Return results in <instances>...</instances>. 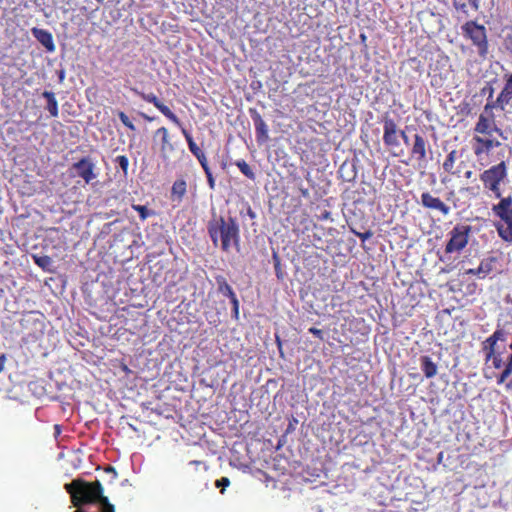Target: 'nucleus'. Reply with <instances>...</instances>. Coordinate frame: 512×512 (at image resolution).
Returning <instances> with one entry per match:
<instances>
[{
    "instance_id": "nucleus-29",
    "label": "nucleus",
    "mask_w": 512,
    "mask_h": 512,
    "mask_svg": "<svg viewBox=\"0 0 512 512\" xmlns=\"http://www.w3.org/2000/svg\"><path fill=\"white\" fill-rule=\"evenodd\" d=\"M33 260H34V263H36V265H38V267H40L43 270L48 269L49 265H51V258L46 255H44V256L34 255Z\"/></svg>"
},
{
    "instance_id": "nucleus-3",
    "label": "nucleus",
    "mask_w": 512,
    "mask_h": 512,
    "mask_svg": "<svg viewBox=\"0 0 512 512\" xmlns=\"http://www.w3.org/2000/svg\"><path fill=\"white\" fill-rule=\"evenodd\" d=\"M206 230H208L209 239L213 242L214 247H219L225 253L232 248L239 251V224L234 217L224 218L214 214L209 219Z\"/></svg>"
},
{
    "instance_id": "nucleus-21",
    "label": "nucleus",
    "mask_w": 512,
    "mask_h": 512,
    "mask_svg": "<svg viewBox=\"0 0 512 512\" xmlns=\"http://www.w3.org/2000/svg\"><path fill=\"white\" fill-rule=\"evenodd\" d=\"M509 350H511V354H509L508 359H506V363H504V369L501 371L498 376H496V385H502L505 383V381L509 378V376L512 374V347H509ZM512 389V377L511 380H509L508 383H506V390Z\"/></svg>"
},
{
    "instance_id": "nucleus-39",
    "label": "nucleus",
    "mask_w": 512,
    "mask_h": 512,
    "mask_svg": "<svg viewBox=\"0 0 512 512\" xmlns=\"http://www.w3.org/2000/svg\"><path fill=\"white\" fill-rule=\"evenodd\" d=\"M140 117H142L143 119H145V121H147V122H151V121H153V120H154V118H152V117H150V116H148V115H146V114H144V113H140Z\"/></svg>"
},
{
    "instance_id": "nucleus-22",
    "label": "nucleus",
    "mask_w": 512,
    "mask_h": 512,
    "mask_svg": "<svg viewBox=\"0 0 512 512\" xmlns=\"http://www.w3.org/2000/svg\"><path fill=\"white\" fill-rule=\"evenodd\" d=\"M482 352H484L485 363L492 361L493 369L504 368L505 362L502 361L501 353L496 349H482Z\"/></svg>"
},
{
    "instance_id": "nucleus-11",
    "label": "nucleus",
    "mask_w": 512,
    "mask_h": 512,
    "mask_svg": "<svg viewBox=\"0 0 512 512\" xmlns=\"http://www.w3.org/2000/svg\"><path fill=\"white\" fill-rule=\"evenodd\" d=\"M500 145L501 143L497 140L484 138L480 135L473 136V153L479 160H481L483 156H488L493 148L499 147Z\"/></svg>"
},
{
    "instance_id": "nucleus-25",
    "label": "nucleus",
    "mask_w": 512,
    "mask_h": 512,
    "mask_svg": "<svg viewBox=\"0 0 512 512\" xmlns=\"http://www.w3.org/2000/svg\"><path fill=\"white\" fill-rule=\"evenodd\" d=\"M452 4H454V8L457 11H461L463 14H467L469 9L473 11L479 10V0H454Z\"/></svg>"
},
{
    "instance_id": "nucleus-6",
    "label": "nucleus",
    "mask_w": 512,
    "mask_h": 512,
    "mask_svg": "<svg viewBox=\"0 0 512 512\" xmlns=\"http://www.w3.org/2000/svg\"><path fill=\"white\" fill-rule=\"evenodd\" d=\"M471 226L466 224H457L449 232V240L444 247V253L453 254L462 251L469 240Z\"/></svg>"
},
{
    "instance_id": "nucleus-18",
    "label": "nucleus",
    "mask_w": 512,
    "mask_h": 512,
    "mask_svg": "<svg viewBox=\"0 0 512 512\" xmlns=\"http://www.w3.org/2000/svg\"><path fill=\"white\" fill-rule=\"evenodd\" d=\"M427 156V141L420 134H414L413 146H411V157L424 161Z\"/></svg>"
},
{
    "instance_id": "nucleus-28",
    "label": "nucleus",
    "mask_w": 512,
    "mask_h": 512,
    "mask_svg": "<svg viewBox=\"0 0 512 512\" xmlns=\"http://www.w3.org/2000/svg\"><path fill=\"white\" fill-rule=\"evenodd\" d=\"M132 209L138 213L140 220L145 221L148 217L154 216V211L148 209L145 205L132 204Z\"/></svg>"
},
{
    "instance_id": "nucleus-17",
    "label": "nucleus",
    "mask_w": 512,
    "mask_h": 512,
    "mask_svg": "<svg viewBox=\"0 0 512 512\" xmlns=\"http://www.w3.org/2000/svg\"><path fill=\"white\" fill-rule=\"evenodd\" d=\"M31 34H33L34 38L41 43L42 47H44L47 52H54V49L56 48L54 47L53 35H51L48 30L33 27L31 28Z\"/></svg>"
},
{
    "instance_id": "nucleus-34",
    "label": "nucleus",
    "mask_w": 512,
    "mask_h": 512,
    "mask_svg": "<svg viewBox=\"0 0 512 512\" xmlns=\"http://www.w3.org/2000/svg\"><path fill=\"white\" fill-rule=\"evenodd\" d=\"M203 171H205L206 175V181H208L209 189L214 190L215 189V179L214 176H212V172L210 171L209 167L202 168Z\"/></svg>"
},
{
    "instance_id": "nucleus-2",
    "label": "nucleus",
    "mask_w": 512,
    "mask_h": 512,
    "mask_svg": "<svg viewBox=\"0 0 512 512\" xmlns=\"http://www.w3.org/2000/svg\"><path fill=\"white\" fill-rule=\"evenodd\" d=\"M64 490L71 495V502L78 508L75 512H85L79 507L86 504H98L97 512H114V505L103 495V487L99 480L87 482L80 478L64 484Z\"/></svg>"
},
{
    "instance_id": "nucleus-23",
    "label": "nucleus",
    "mask_w": 512,
    "mask_h": 512,
    "mask_svg": "<svg viewBox=\"0 0 512 512\" xmlns=\"http://www.w3.org/2000/svg\"><path fill=\"white\" fill-rule=\"evenodd\" d=\"M419 362H421V371L427 379H431L436 376L437 366L429 356H421V358H419Z\"/></svg>"
},
{
    "instance_id": "nucleus-16",
    "label": "nucleus",
    "mask_w": 512,
    "mask_h": 512,
    "mask_svg": "<svg viewBox=\"0 0 512 512\" xmlns=\"http://www.w3.org/2000/svg\"><path fill=\"white\" fill-rule=\"evenodd\" d=\"M496 263V257H486L482 259L481 264L477 268H471L466 270V275L478 276L484 279L487 275L493 272V266Z\"/></svg>"
},
{
    "instance_id": "nucleus-43",
    "label": "nucleus",
    "mask_w": 512,
    "mask_h": 512,
    "mask_svg": "<svg viewBox=\"0 0 512 512\" xmlns=\"http://www.w3.org/2000/svg\"><path fill=\"white\" fill-rule=\"evenodd\" d=\"M61 430H59V425H55V432H56V435L59 434Z\"/></svg>"
},
{
    "instance_id": "nucleus-36",
    "label": "nucleus",
    "mask_w": 512,
    "mask_h": 512,
    "mask_svg": "<svg viewBox=\"0 0 512 512\" xmlns=\"http://www.w3.org/2000/svg\"><path fill=\"white\" fill-rule=\"evenodd\" d=\"M309 333L317 337L318 339L322 340V331L316 327H310Z\"/></svg>"
},
{
    "instance_id": "nucleus-37",
    "label": "nucleus",
    "mask_w": 512,
    "mask_h": 512,
    "mask_svg": "<svg viewBox=\"0 0 512 512\" xmlns=\"http://www.w3.org/2000/svg\"><path fill=\"white\" fill-rule=\"evenodd\" d=\"M104 471H105V473H107V474H111V475H112L113 480H115V479H116V477H117V473H116V470L114 469V467H112V466L108 465L107 467H105Z\"/></svg>"
},
{
    "instance_id": "nucleus-32",
    "label": "nucleus",
    "mask_w": 512,
    "mask_h": 512,
    "mask_svg": "<svg viewBox=\"0 0 512 512\" xmlns=\"http://www.w3.org/2000/svg\"><path fill=\"white\" fill-rule=\"evenodd\" d=\"M351 233H353L354 235H356V237H358L359 239H361V242L364 243L366 240L370 239L371 237H373V232L370 231V230H366L364 232H359L353 228H351Z\"/></svg>"
},
{
    "instance_id": "nucleus-13",
    "label": "nucleus",
    "mask_w": 512,
    "mask_h": 512,
    "mask_svg": "<svg viewBox=\"0 0 512 512\" xmlns=\"http://www.w3.org/2000/svg\"><path fill=\"white\" fill-rule=\"evenodd\" d=\"M397 124L395 121L390 118L386 117L383 119V142L386 147H396L400 143H398V136H397Z\"/></svg>"
},
{
    "instance_id": "nucleus-27",
    "label": "nucleus",
    "mask_w": 512,
    "mask_h": 512,
    "mask_svg": "<svg viewBox=\"0 0 512 512\" xmlns=\"http://www.w3.org/2000/svg\"><path fill=\"white\" fill-rule=\"evenodd\" d=\"M235 166L238 167L239 171H241L242 175L246 176L247 179L251 181L255 180V172H253L250 165H248L245 160H236Z\"/></svg>"
},
{
    "instance_id": "nucleus-8",
    "label": "nucleus",
    "mask_w": 512,
    "mask_h": 512,
    "mask_svg": "<svg viewBox=\"0 0 512 512\" xmlns=\"http://www.w3.org/2000/svg\"><path fill=\"white\" fill-rule=\"evenodd\" d=\"M512 100V73L504 75V86L501 89L500 94L496 97L494 102L485 103V113L492 111L493 109L500 108L504 110V107L509 104Z\"/></svg>"
},
{
    "instance_id": "nucleus-44",
    "label": "nucleus",
    "mask_w": 512,
    "mask_h": 512,
    "mask_svg": "<svg viewBox=\"0 0 512 512\" xmlns=\"http://www.w3.org/2000/svg\"><path fill=\"white\" fill-rule=\"evenodd\" d=\"M225 168H226V164H225V162H222V169L225 170Z\"/></svg>"
},
{
    "instance_id": "nucleus-33",
    "label": "nucleus",
    "mask_w": 512,
    "mask_h": 512,
    "mask_svg": "<svg viewBox=\"0 0 512 512\" xmlns=\"http://www.w3.org/2000/svg\"><path fill=\"white\" fill-rule=\"evenodd\" d=\"M118 118H120L121 123H123L124 127L131 131H135V126L132 121L127 117V115L123 112H118Z\"/></svg>"
},
{
    "instance_id": "nucleus-31",
    "label": "nucleus",
    "mask_w": 512,
    "mask_h": 512,
    "mask_svg": "<svg viewBox=\"0 0 512 512\" xmlns=\"http://www.w3.org/2000/svg\"><path fill=\"white\" fill-rule=\"evenodd\" d=\"M116 165L120 166L121 170H123V175H127L128 170V158L125 155H119L115 158Z\"/></svg>"
},
{
    "instance_id": "nucleus-45",
    "label": "nucleus",
    "mask_w": 512,
    "mask_h": 512,
    "mask_svg": "<svg viewBox=\"0 0 512 512\" xmlns=\"http://www.w3.org/2000/svg\"><path fill=\"white\" fill-rule=\"evenodd\" d=\"M489 95H493V89L490 90Z\"/></svg>"
},
{
    "instance_id": "nucleus-35",
    "label": "nucleus",
    "mask_w": 512,
    "mask_h": 512,
    "mask_svg": "<svg viewBox=\"0 0 512 512\" xmlns=\"http://www.w3.org/2000/svg\"><path fill=\"white\" fill-rule=\"evenodd\" d=\"M229 486V479L228 477H220V479L216 480V487L224 490Z\"/></svg>"
},
{
    "instance_id": "nucleus-4",
    "label": "nucleus",
    "mask_w": 512,
    "mask_h": 512,
    "mask_svg": "<svg viewBox=\"0 0 512 512\" xmlns=\"http://www.w3.org/2000/svg\"><path fill=\"white\" fill-rule=\"evenodd\" d=\"M132 92L135 93V95H137L138 97H140V99H142L143 101L147 102V103H150L152 105H154V107H156L157 111H159L160 113H162V115L165 116V118H167L168 120L172 121L173 124L176 125V127H179L181 128V133H183V136H184V139H186V142H187V147H189V151H195V150H199V147L198 145L195 143V141L193 140V138L191 137L190 135V132L187 131V129L183 128L182 127V124L180 123V120L179 118L176 116L175 113H173L167 105H165L164 103H162L158 98L157 96H155V94L153 93H148V94H145L141 91H139L138 89L136 88H132Z\"/></svg>"
},
{
    "instance_id": "nucleus-38",
    "label": "nucleus",
    "mask_w": 512,
    "mask_h": 512,
    "mask_svg": "<svg viewBox=\"0 0 512 512\" xmlns=\"http://www.w3.org/2000/svg\"><path fill=\"white\" fill-rule=\"evenodd\" d=\"M4 364H5V355L1 354L0 355V371H2L4 369Z\"/></svg>"
},
{
    "instance_id": "nucleus-15",
    "label": "nucleus",
    "mask_w": 512,
    "mask_h": 512,
    "mask_svg": "<svg viewBox=\"0 0 512 512\" xmlns=\"http://www.w3.org/2000/svg\"><path fill=\"white\" fill-rule=\"evenodd\" d=\"M249 113L250 118L254 121L255 137H257V142L258 144H264L269 139L266 122H264L263 117H261L255 109H250Z\"/></svg>"
},
{
    "instance_id": "nucleus-40",
    "label": "nucleus",
    "mask_w": 512,
    "mask_h": 512,
    "mask_svg": "<svg viewBox=\"0 0 512 512\" xmlns=\"http://www.w3.org/2000/svg\"><path fill=\"white\" fill-rule=\"evenodd\" d=\"M400 137H402L403 142H405V144H408V136H406V134L403 131H400Z\"/></svg>"
},
{
    "instance_id": "nucleus-5",
    "label": "nucleus",
    "mask_w": 512,
    "mask_h": 512,
    "mask_svg": "<svg viewBox=\"0 0 512 512\" xmlns=\"http://www.w3.org/2000/svg\"><path fill=\"white\" fill-rule=\"evenodd\" d=\"M463 38L471 41L481 59H485L488 55V39H486V29L483 25L473 20H469L462 25Z\"/></svg>"
},
{
    "instance_id": "nucleus-12",
    "label": "nucleus",
    "mask_w": 512,
    "mask_h": 512,
    "mask_svg": "<svg viewBox=\"0 0 512 512\" xmlns=\"http://www.w3.org/2000/svg\"><path fill=\"white\" fill-rule=\"evenodd\" d=\"M216 284L217 291L230 299V303H232L233 306V317L237 319V317H239V300H237L233 288H231V286L228 284V281H226V278L222 275L216 276Z\"/></svg>"
},
{
    "instance_id": "nucleus-10",
    "label": "nucleus",
    "mask_w": 512,
    "mask_h": 512,
    "mask_svg": "<svg viewBox=\"0 0 512 512\" xmlns=\"http://www.w3.org/2000/svg\"><path fill=\"white\" fill-rule=\"evenodd\" d=\"M72 169L75 170L77 177L85 181L86 184L91 183L96 177L95 165L89 157H82L76 163L72 164Z\"/></svg>"
},
{
    "instance_id": "nucleus-26",
    "label": "nucleus",
    "mask_w": 512,
    "mask_h": 512,
    "mask_svg": "<svg viewBox=\"0 0 512 512\" xmlns=\"http://www.w3.org/2000/svg\"><path fill=\"white\" fill-rule=\"evenodd\" d=\"M455 161H457V151L452 150L446 156L443 162V170L450 175H455V171L453 170V165H455Z\"/></svg>"
},
{
    "instance_id": "nucleus-30",
    "label": "nucleus",
    "mask_w": 512,
    "mask_h": 512,
    "mask_svg": "<svg viewBox=\"0 0 512 512\" xmlns=\"http://www.w3.org/2000/svg\"><path fill=\"white\" fill-rule=\"evenodd\" d=\"M190 153H192V155H194V157L197 158V161L198 163H200V166H202V168L209 167V165L207 164L206 155H204L203 150H190Z\"/></svg>"
},
{
    "instance_id": "nucleus-41",
    "label": "nucleus",
    "mask_w": 512,
    "mask_h": 512,
    "mask_svg": "<svg viewBox=\"0 0 512 512\" xmlns=\"http://www.w3.org/2000/svg\"><path fill=\"white\" fill-rule=\"evenodd\" d=\"M201 464H203V462L198 461V460H192V461H190V465L199 466V465H201Z\"/></svg>"
},
{
    "instance_id": "nucleus-42",
    "label": "nucleus",
    "mask_w": 512,
    "mask_h": 512,
    "mask_svg": "<svg viewBox=\"0 0 512 512\" xmlns=\"http://www.w3.org/2000/svg\"><path fill=\"white\" fill-rule=\"evenodd\" d=\"M472 177V171L471 170H466L465 172V178L466 179H471Z\"/></svg>"
},
{
    "instance_id": "nucleus-46",
    "label": "nucleus",
    "mask_w": 512,
    "mask_h": 512,
    "mask_svg": "<svg viewBox=\"0 0 512 512\" xmlns=\"http://www.w3.org/2000/svg\"><path fill=\"white\" fill-rule=\"evenodd\" d=\"M509 348H512V341H511V344H509Z\"/></svg>"
},
{
    "instance_id": "nucleus-19",
    "label": "nucleus",
    "mask_w": 512,
    "mask_h": 512,
    "mask_svg": "<svg viewBox=\"0 0 512 512\" xmlns=\"http://www.w3.org/2000/svg\"><path fill=\"white\" fill-rule=\"evenodd\" d=\"M187 194V182L183 178H178L172 184V190H170V200L173 203H181Z\"/></svg>"
},
{
    "instance_id": "nucleus-7",
    "label": "nucleus",
    "mask_w": 512,
    "mask_h": 512,
    "mask_svg": "<svg viewBox=\"0 0 512 512\" xmlns=\"http://www.w3.org/2000/svg\"><path fill=\"white\" fill-rule=\"evenodd\" d=\"M474 133L476 135H485V136H491L493 133L500 136L501 139L505 140L504 132L496 126V123L494 122V115L489 110L488 112H483L481 115H479L478 122L474 124Z\"/></svg>"
},
{
    "instance_id": "nucleus-20",
    "label": "nucleus",
    "mask_w": 512,
    "mask_h": 512,
    "mask_svg": "<svg viewBox=\"0 0 512 512\" xmlns=\"http://www.w3.org/2000/svg\"><path fill=\"white\" fill-rule=\"evenodd\" d=\"M506 338L507 332L498 324L496 325L495 332L482 342V349H496V344L498 342H504Z\"/></svg>"
},
{
    "instance_id": "nucleus-1",
    "label": "nucleus",
    "mask_w": 512,
    "mask_h": 512,
    "mask_svg": "<svg viewBox=\"0 0 512 512\" xmlns=\"http://www.w3.org/2000/svg\"><path fill=\"white\" fill-rule=\"evenodd\" d=\"M484 189L491 192L500 202L492 206V213L500 218L495 223L496 232L503 241L512 243V196H501V184L507 180V163L501 160L479 174Z\"/></svg>"
},
{
    "instance_id": "nucleus-9",
    "label": "nucleus",
    "mask_w": 512,
    "mask_h": 512,
    "mask_svg": "<svg viewBox=\"0 0 512 512\" xmlns=\"http://www.w3.org/2000/svg\"><path fill=\"white\" fill-rule=\"evenodd\" d=\"M156 138L160 139V159H162L165 164H168L174 151H176V146H174V143L169 139L168 129L166 127H159V129L154 131V139Z\"/></svg>"
},
{
    "instance_id": "nucleus-24",
    "label": "nucleus",
    "mask_w": 512,
    "mask_h": 512,
    "mask_svg": "<svg viewBox=\"0 0 512 512\" xmlns=\"http://www.w3.org/2000/svg\"><path fill=\"white\" fill-rule=\"evenodd\" d=\"M42 97L47 100V105H45V109H47L48 114H50V117L56 118L57 114L59 113V110H57V101L56 96H54V93L52 91H44L42 92Z\"/></svg>"
},
{
    "instance_id": "nucleus-14",
    "label": "nucleus",
    "mask_w": 512,
    "mask_h": 512,
    "mask_svg": "<svg viewBox=\"0 0 512 512\" xmlns=\"http://www.w3.org/2000/svg\"><path fill=\"white\" fill-rule=\"evenodd\" d=\"M421 205L426 209L439 211L443 216H447L450 213L449 206L444 204L440 198L434 197L429 192L421 194Z\"/></svg>"
}]
</instances>
